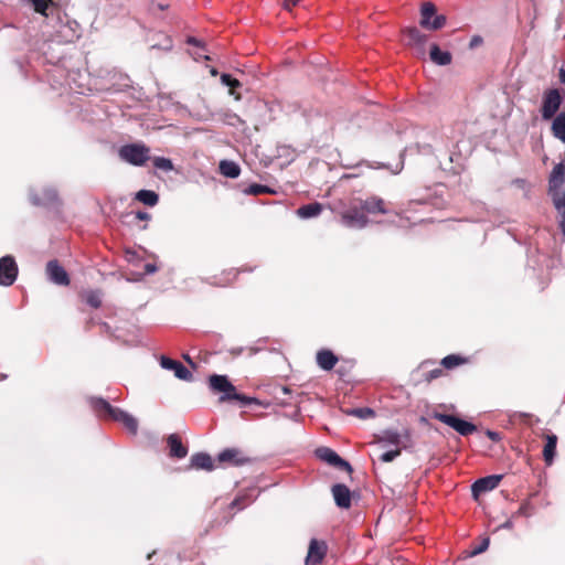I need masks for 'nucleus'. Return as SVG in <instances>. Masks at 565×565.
<instances>
[{
	"instance_id": "obj_36",
	"label": "nucleus",
	"mask_w": 565,
	"mask_h": 565,
	"mask_svg": "<svg viewBox=\"0 0 565 565\" xmlns=\"http://www.w3.org/2000/svg\"><path fill=\"white\" fill-rule=\"evenodd\" d=\"M131 434H136L138 430V422L130 414H126L125 417L120 422Z\"/></svg>"
},
{
	"instance_id": "obj_42",
	"label": "nucleus",
	"mask_w": 565,
	"mask_h": 565,
	"mask_svg": "<svg viewBox=\"0 0 565 565\" xmlns=\"http://www.w3.org/2000/svg\"><path fill=\"white\" fill-rule=\"evenodd\" d=\"M241 86H242L241 82L238 79H236V78H233L232 83L228 85V88H230L228 93H230V95L234 96V98L236 100L241 99V95L236 94L235 89L241 87Z\"/></svg>"
},
{
	"instance_id": "obj_6",
	"label": "nucleus",
	"mask_w": 565,
	"mask_h": 565,
	"mask_svg": "<svg viewBox=\"0 0 565 565\" xmlns=\"http://www.w3.org/2000/svg\"><path fill=\"white\" fill-rule=\"evenodd\" d=\"M90 405L98 416L104 418H110L115 422H121L127 414L125 411L111 406L106 399L100 397L90 398Z\"/></svg>"
},
{
	"instance_id": "obj_49",
	"label": "nucleus",
	"mask_w": 565,
	"mask_h": 565,
	"mask_svg": "<svg viewBox=\"0 0 565 565\" xmlns=\"http://www.w3.org/2000/svg\"><path fill=\"white\" fill-rule=\"evenodd\" d=\"M136 217L141 221H147L150 218V215L147 212H137Z\"/></svg>"
},
{
	"instance_id": "obj_1",
	"label": "nucleus",
	"mask_w": 565,
	"mask_h": 565,
	"mask_svg": "<svg viewBox=\"0 0 565 565\" xmlns=\"http://www.w3.org/2000/svg\"><path fill=\"white\" fill-rule=\"evenodd\" d=\"M210 388L215 393H222L220 402L237 401L247 406L257 402L255 397H249L236 392L235 386L230 382L226 375L214 374L209 379Z\"/></svg>"
},
{
	"instance_id": "obj_20",
	"label": "nucleus",
	"mask_w": 565,
	"mask_h": 565,
	"mask_svg": "<svg viewBox=\"0 0 565 565\" xmlns=\"http://www.w3.org/2000/svg\"><path fill=\"white\" fill-rule=\"evenodd\" d=\"M361 209L370 214H386L387 210L385 209V203L381 198L370 196L365 200L361 201Z\"/></svg>"
},
{
	"instance_id": "obj_34",
	"label": "nucleus",
	"mask_w": 565,
	"mask_h": 565,
	"mask_svg": "<svg viewBox=\"0 0 565 565\" xmlns=\"http://www.w3.org/2000/svg\"><path fill=\"white\" fill-rule=\"evenodd\" d=\"M463 362H465V359H462L461 356L456 355V354H450V355L445 356L441 360V365L446 369H452L455 366L460 365Z\"/></svg>"
},
{
	"instance_id": "obj_31",
	"label": "nucleus",
	"mask_w": 565,
	"mask_h": 565,
	"mask_svg": "<svg viewBox=\"0 0 565 565\" xmlns=\"http://www.w3.org/2000/svg\"><path fill=\"white\" fill-rule=\"evenodd\" d=\"M136 199L148 206H154L159 201V195L151 190H140Z\"/></svg>"
},
{
	"instance_id": "obj_3",
	"label": "nucleus",
	"mask_w": 565,
	"mask_h": 565,
	"mask_svg": "<svg viewBox=\"0 0 565 565\" xmlns=\"http://www.w3.org/2000/svg\"><path fill=\"white\" fill-rule=\"evenodd\" d=\"M118 153L121 160L136 167L143 166L150 158V149L141 142L125 145Z\"/></svg>"
},
{
	"instance_id": "obj_10",
	"label": "nucleus",
	"mask_w": 565,
	"mask_h": 565,
	"mask_svg": "<svg viewBox=\"0 0 565 565\" xmlns=\"http://www.w3.org/2000/svg\"><path fill=\"white\" fill-rule=\"evenodd\" d=\"M316 455L322 461L339 468L341 470H345L348 472L352 471L351 465L342 459L334 450L328 447H320L316 450Z\"/></svg>"
},
{
	"instance_id": "obj_41",
	"label": "nucleus",
	"mask_w": 565,
	"mask_h": 565,
	"mask_svg": "<svg viewBox=\"0 0 565 565\" xmlns=\"http://www.w3.org/2000/svg\"><path fill=\"white\" fill-rule=\"evenodd\" d=\"M532 513V508H531V504L529 502H524L520 505V508L518 509V511L515 512V516H530Z\"/></svg>"
},
{
	"instance_id": "obj_51",
	"label": "nucleus",
	"mask_w": 565,
	"mask_h": 565,
	"mask_svg": "<svg viewBox=\"0 0 565 565\" xmlns=\"http://www.w3.org/2000/svg\"><path fill=\"white\" fill-rule=\"evenodd\" d=\"M562 214V220L559 222V226H561V230L565 236V212L561 213Z\"/></svg>"
},
{
	"instance_id": "obj_27",
	"label": "nucleus",
	"mask_w": 565,
	"mask_h": 565,
	"mask_svg": "<svg viewBox=\"0 0 565 565\" xmlns=\"http://www.w3.org/2000/svg\"><path fill=\"white\" fill-rule=\"evenodd\" d=\"M257 490L250 489L248 492L244 494H238L231 503V507L236 508L237 510H242L248 504H250L257 498Z\"/></svg>"
},
{
	"instance_id": "obj_35",
	"label": "nucleus",
	"mask_w": 565,
	"mask_h": 565,
	"mask_svg": "<svg viewBox=\"0 0 565 565\" xmlns=\"http://www.w3.org/2000/svg\"><path fill=\"white\" fill-rule=\"evenodd\" d=\"M153 166H154V168L167 171V172L173 170L172 161L164 157H156L153 159Z\"/></svg>"
},
{
	"instance_id": "obj_21",
	"label": "nucleus",
	"mask_w": 565,
	"mask_h": 565,
	"mask_svg": "<svg viewBox=\"0 0 565 565\" xmlns=\"http://www.w3.org/2000/svg\"><path fill=\"white\" fill-rule=\"evenodd\" d=\"M317 363L322 370L330 371L338 363V356L330 350H320L317 353Z\"/></svg>"
},
{
	"instance_id": "obj_7",
	"label": "nucleus",
	"mask_w": 565,
	"mask_h": 565,
	"mask_svg": "<svg viewBox=\"0 0 565 565\" xmlns=\"http://www.w3.org/2000/svg\"><path fill=\"white\" fill-rule=\"evenodd\" d=\"M435 418L438 419L439 422L448 425L449 427L455 429L461 436L471 435L472 433H475L477 430V427L473 424H471L467 420H463L461 418H458L454 415L437 413V414H435Z\"/></svg>"
},
{
	"instance_id": "obj_24",
	"label": "nucleus",
	"mask_w": 565,
	"mask_h": 565,
	"mask_svg": "<svg viewBox=\"0 0 565 565\" xmlns=\"http://www.w3.org/2000/svg\"><path fill=\"white\" fill-rule=\"evenodd\" d=\"M191 467L195 469L212 470L213 460L212 457L205 452H196L191 457Z\"/></svg>"
},
{
	"instance_id": "obj_48",
	"label": "nucleus",
	"mask_w": 565,
	"mask_h": 565,
	"mask_svg": "<svg viewBox=\"0 0 565 565\" xmlns=\"http://www.w3.org/2000/svg\"><path fill=\"white\" fill-rule=\"evenodd\" d=\"M298 3V0H285L284 1V9L290 11L292 7H295Z\"/></svg>"
},
{
	"instance_id": "obj_38",
	"label": "nucleus",
	"mask_w": 565,
	"mask_h": 565,
	"mask_svg": "<svg viewBox=\"0 0 565 565\" xmlns=\"http://www.w3.org/2000/svg\"><path fill=\"white\" fill-rule=\"evenodd\" d=\"M86 302L93 308L100 307V305H102L100 294L98 291L88 292L86 296Z\"/></svg>"
},
{
	"instance_id": "obj_25",
	"label": "nucleus",
	"mask_w": 565,
	"mask_h": 565,
	"mask_svg": "<svg viewBox=\"0 0 565 565\" xmlns=\"http://www.w3.org/2000/svg\"><path fill=\"white\" fill-rule=\"evenodd\" d=\"M222 175L235 179L241 174L239 166L232 160H222L218 166Z\"/></svg>"
},
{
	"instance_id": "obj_23",
	"label": "nucleus",
	"mask_w": 565,
	"mask_h": 565,
	"mask_svg": "<svg viewBox=\"0 0 565 565\" xmlns=\"http://www.w3.org/2000/svg\"><path fill=\"white\" fill-rule=\"evenodd\" d=\"M430 60L440 66L451 63V54L448 51H441L437 44H431L429 52Z\"/></svg>"
},
{
	"instance_id": "obj_4",
	"label": "nucleus",
	"mask_w": 565,
	"mask_h": 565,
	"mask_svg": "<svg viewBox=\"0 0 565 565\" xmlns=\"http://www.w3.org/2000/svg\"><path fill=\"white\" fill-rule=\"evenodd\" d=\"M447 18L444 14H436V7L433 2H424L420 8L419 24L426 30L437 31L445 26Z\"/></svg>"
},
{
	"instance_id": "obj_30",
	"label": "nucleus",
	"mask_w": 565,
	"mask_h": 565,
	"mask_svg": "<svg viewBox=\"0 0 565 565\" xmlns=\"http://www.w3.org/2000/svg\"><path fill=\"white\" fill-rule=\"evenodd\" d=\"M552 132L554 137L565 142V111L559 113L553 120Z\"/></svg>"
},
{
	"instance_id": "obj_29",
	"label": "nucleus",
	"mask_w": 565,
	"mask_h": 565,
	"mask_svg": "<svg viewBox=\"0 0 565 565\" xmlns=\"http://www.w3.org/2000/svg\"><path fill=\"white\" fill-rule=\"evenodd\" d=\"M321 211H322V205L318 202H315V203H309V204L300 206L297 210V214L301 218H310V217L318 216L321 213Z\"/></svg>"
},
{
	"instance_id": "obj_18",
	"label": "nucleus",
	"mask_w": 565,
	"mask_h": 565,
	"mask_svg": "<svg viewBox=\"0 0 565 565\" xmlns=\"http://www.w3.org/2000/svg\"><path fill=\"white\" fill-rule=\"evenodd\" d=\"M404 438L408 439L409 434L408 431H405ZM377 441L382 444L383 446H396L403 444V436L394 429H386L381 433V435L377 436Z\"/></svg>"
},
{
	"instance_id": "obj_57",
	"label": "nucleus",
	"mask_w": 565,
	"mask_h": 565,
	"mask_svg": "<svg viewBox=\"0 0 565 565\" xmlns=\"http://www.w3.org/2000/svg\"><path fill=\"white\" fill-rule=\"evenodd\" d=\"M210 73H211L212 76H216L217 75V71L214 67H212L210 70Z\"/></svg>"
},
{
	"instance_id": "obj_46",
	"label": "nucleus",
	"mask_w": 565,
	"mask_h": 565,
	"mask_svg": "<svg viewBox=\"0 0 565 565\" xmlns=\"http://www.w3.org/2000/svg\"><path fill=\"white\" fill-rule=\"evenodd\" d=\"M158 270V267L154 264L148 263L145 265V273L147 275L154 274Z\"/></svg>"
},
{
	"instance_id": "obj_52",
	"label": "nucleus",
	"mask_w": 565,
	"mask_h": 565,
	"mask_svg": "<svg viewBox=\"0 0 565 565\" xmlns=\"http://www.w3.org/2000/svg\"><path fill=\"white\" fill-rule=\"evenodd\" d=\"M502 529H512L513 527V522L511 519L507 520L502 525H501Z\"/></svg>"
},
{
	"instance_id": "obj_8",
	"label": "nucleus",
	"mask_w": 565,
	"mask_h": 565,
	"mask_svg": "<svg viewBox=\"0 0 565 565\" xmlns=\"http://www.w3.org/2000/svg\"><path fill=\"white\" fill-rule=\"evenodd\" d=\"M18 276V266L10 255L0 258V285L11 286Z\"/></svg>"
},
{
	"instance_id": "obj_50",
	"label": "nucleus",
	"mask_w": 565,
	"mask_h": 565,
	"mask_svg": "<svg viewBox=\"0 0 565 565\" xmlns=\"http://www.w3.org/2000/svg\"><path fill=\"white\" fill-rule=\"evenodd\" d=\"M487 436H488L491 440H493V441H497V440H499V439H500L499 434H498V433H495V431H492V430H488V431H487Z\"/></svg>"
},
{
	"instance_id": "obj_43",
	"label": "nucleus",
	"mask_w": 565,
	"mask_h": 565,
	"mask_svg": "<svg viewBox=\"0 0 565 565\" xmlns=\"http://www.w3.org/2000/svg\"><path fill=\"white\" fill-rule=\"evenodd\" d=\"M489 539H484L478 546H476L472 551H471V555H478V554H481L483 553L484 551H487V548L489 547Z\"/></svg>"
},
{
	"instance_id": "obj_2",
	"label": "nucleus",
	"mask_w": 565,
	"mask_h": 565,
	"mask_svg": "<svg viewBox=\"0 0 565 565\" xmlns=\"http://www.w3.org/2000/svg\"><path fill=\"white\" fill-rule=\"evenodd\" d=\"M58 42L72 43L81 36V25L67 14L58 15L54 25Z\"/></svg>"
},
{
	"instance_id": "obj_47",
	"label": "nucleus",
	"mask_w": 565,
	"mask_h": 565,
	"mask_svg": "<svg viewBox=\"0 0 565 565\" xmlns=\"http://www.w3.org/2000/svg\"><path fill=\"white\" fill-rule=\"evenodd\" d=\"M233 81V77L230 75V74H222L221 75V83L224 85V86H227L232 83Z\"/></svg>"
},
{
	"instance_id": "obj_17",
	"label": "nucleus",
	"mask_w": 565,
	"mask_h": 565,
	"mask_svg": "<svg viewBox=\"0 0 565 565\" xmlns=\"http://www.w3.org/2000/svg\"><path fill=\"white\" fill-rule=\"evenodd\" d=\"M169 456L171 458L183 459L188 455V447L182 444L179 435L171 434L167 438Z\"/></svg>"
},
{
	"instance_id": "obj_22",
	"label": "nucleus",
	"mask_w": 565,
	"mask_h": 565,
	"mask_svg": "<svg viewBox=\"0 0 565 565\" xmlns=\"http://www.w3.org/2000/svg\"><path fill=\"white\" fill-rule=\"evenodd\" d=\"M30 200L33 205H52L57 200V193L53 189H45L43 191V196H39L38 194L31 193Z\"/></svg>"
},
{
	"instance_id": "obj_28",
	"label": "nucleus",
	"mask_w": 565,
	"mask_h": 565,
	"mask_svg": "<svg viewBox=\"0 0 565 565\" xmlns=\"http://www.w3.org/2000/svg\"><path fill=\"white\" fill-rule=\"evenodd\" d=\"M557 437L556 435H547L546 444L543 449V457L546 465H552L556 452Z\"/></svg>"
},
{
	"instance_id": "obj_11",
	"label": "nucleus",
	"mask_w": 565,
	"mask_h": 565,
	"mask_svg": "<svg viewBox=\"0 0 565 565\" xmlns=\"http://www.w3.org/2000/svg\"><path fill=\"white\" fill-rule=\"evenodd\" d=\"M342 223L348 227L363 228L367 225L369 218L360 207H351L341 215Z\"/></svg>"
},
{
	"instance_id": "obj_53",
	"label": "nucleus",
	"mask_w": 565,
	"mask_h": 565,
	"mask_svg": "<svg viewBox=\"0 0 565 565\" xmlns=\"http://www.w3.org/2000/svg\"><path fill=\"white\" fill-rule=\"evenodd\" d=\"M481 42V38L479 36H475L472 38L471 42H470V46L473 47L476 46L477 44H479Z\"/></svg>"
},
{
	"instance_id": "obj_54",
	"label": "nucleus",
	"mask_w": 565,
	"mask_h": 565,
	"mask_svg": "<svg viewBox=\"0 0 565 565\" xmlns=\"http://www.w3.org/2000/svg\"><path fill=\"white\" fill-rule=\"evenodd\" d=\"M194 58H195V60H199V58L209 60L210 57H209V55L203 54V53H195V54H194Z\"/></svg>"
},
{
	"instance_id": "obj_40",
	"label": "nucleus",
	"mask_w": 565,
	"mask_h": 565,
	"mask_svg": "<svg viewBox=\"0 0 565 565\" xmlns=\"http://www.w3.org/2000/svg\"><path fill=\"white\" fill-rule=\"evenodd\" d=\"M399 455H401V449H399V448H396V449H394V450H388V451L383 452V454L380 456V459H381L383 462H391V461H393L395 458H397Z\"/></svg>"
},
{
	"instance_id": "obj_19",
	"label": "nucleus",
	"mask_w": 565,
	"mask_h": 565,
	"mask_svg": "<svg viewBox=\"0 0 565 565\" xmlns=\"http://www.w3.org/2000/svg\"><path fill=\"white\" fill-rule=\"evenodd\" d=\"M565 183V161L557 163L550 175L548 179V191H554L561 189V186Z\"/></svg>"
},
{
	"instance_id": "obj_37",
	"label": "nucleus",
	"mask_w": 565,
	"mask_h": 565,
	"mask_svg": "<svg viewBox=\"0 0 565 565\" xmlns=\"http://www.w3.org/2000/svg\"><path fill=\"white\" fill-rule=\"evenodd\" d=\"M34 10L41 14L46 15L45 11L49 8V6L52 3L53 0H29Z\"/></svg>"
},
{
	"instance_id": "obj_55",
	"label": "nucleus",
	"mask_w": 565,
	"mask_h": 565,
	"mask_svg": "<svg viewBox=\"0 0 565 565\" xmlns=\"http://www.w3.org/2000/svg\"><path fill=\"white\" fill-rule=\"evenodd\" d=\"M440 373H441V370H434L430 372V377L435 379V377L439 376Z\"/></svg>"
},
{
	"instance_id": "obj_26",
	"label": "nucleus",
	"mask_w": 565,
	"mask_h": 565,
	"mask_svg": "<svg viewBox=\"0 0 565 565\" xmlns=\"http://www.w3.org/2000/svg\"><path fill=\"white\" fill-rule=\"evenodd\" d=\"M239 451L235 448H226L217 455L218 462H230L234 466L243 465L244 460L238 458Z\"/></svg>"
},
{
	"instance_id": "obj_13",
	"label": "nucleus",
	"mask_w": 565,
	"mask_h": 565,
	"mask_svg": "<svg viewBox=\"0 0 565 565\" xmlns=\"http://www.w3.org/2000/svg\"><path fill=\"white\" fill-rule=\"evenodd\" d=\"M327 553V545L324 542H320L312 539L309 544L308 554L306 557L307 565H318L322 562Z\"/></svg>"
},
{
	"instance_id": "obj_33",
	"label": "nucleus",
	"mask_w": 565,
	"mask_h": 565,
	"mask_svg": "<svg viewBox=\"0 0 565 565\" xmlns=\"http://www.w3.org/2000/svg\"><path fill=\"white\" fill-rule=\"evenodd\" d=\"M348 415L355 416L361 419H367L375 415L374 411L370 407L351 408L347 411Z\"/></svg>"
},
{
	"instance_id": "obj_39",
	"label": "nucleus",
	"mask_w": 565,
	"mask_h": 565,
	"mask_svg": "<svg viewBox=\"0 0 565 565\" xmlns=\"http://www.w3.org/2000/svg\"><path fill=\"white\" fill-rule=\"evenodd\" d=\"M265 192H268V188L265 186V185H262V184H256V183L249 185L245 190L246 194H252V195H258V194H262V193H265Z\"/></svg>"
},
{
	"instance_id": "obj_16",
	"label": "nucleus",
	"mask_w": 565,
	"mask_h": 565,
	"mask_svg": "<svg viewBox=\"0 0 565 565\" xmlns=\"http://www.w3.org/2000/svg\"><path fill=\"white\" fill-rule=\"evenodd\" d=\"M331 492L335 504L341 509H349L351 507V491L343 483H335L331 488Z\"/></svg>"
},
{
	"instance_id": "obj_44",
	"label": "nucleus",
	"mask_w": 565,
	"mask_h": 565,
	"mask_svg": "<svg viewBox=\"0 0 565 565\" xmlns=\"http://www.w3.org/2000/svg\"><path fill=\"white\" fill-rule=\"evenodd\" d=\"M531 415L527 414V413H521V412H514L513 414L510 415V418L512 420H515V419H520V420H526L527 418H530Z\"/></svg>"
},
{
	"instance_id": "obj_9",
	"label": "nucleus",
	"mask_w": 565,
	"mask_h": 565,
	"mask_svg": "<svg viewBox=\"0 0 565 565\" xmlns=\"http://www.w3.org/2000/svg\"><path fill=\"white\" fill-rule=\"evenodd\" d=\"M404 38L406 40L407 45L414 47L416 50V54L418 56L424 57L426 54L425 44L427 42V35L422 33L417 28H407L404 31Z\"/></svg>"
},
{
	"instance_id": "obj_14",
	"label": "nucleus",
	"mask_w": 565,
	"mask_h": 565,
	"mask_svg": "<svg viewBox=\"0 0 565 565\" xmlns=\"http://www.w3.org/2000/svg\"><path fill=\"white\" fill-rule=\"evenodd\" d=\"M160 365L164 370L173 371L174 375L179 380L190 381L192 379V373L179 361L172 360L167 356H161Z\"/></svg>"
},
{
	"instance_id": "obj_58",
	"label": "nucleus",
	"mask_w": 565,
	"mask_h": 565,
	"mask_svg": "<svg viewBox=\"0 0 565 565\" xmlns=\"http://www.w3.org/2000/svg\"><path fill=\"white\" fill-rule=\"evenodd\" d=\"M152 554H154V552L148 554V558H151Z\"/></svg>"
},
{
	"instance_id": "obj_56",
	"label": "nucleus",
	"mask_w": 565,
	"mask_h": 565,
	"mask_svg": "<svg viewBox=\"0 0 565 565\" xmlns=\"http://www.w3.org/2000/svg\"><path fill=\"white\" fill-rule=\"evenodd\" d=\"M561 81L563 83H565V71L564 70L561 71Z\"/></svg>"
},
{
	"instance_id": "obj_15",
	"label": "nucleus",
	"mask_w": 565,
	"mask_h": 565,
	"mask_svg": "<svg viewBox=\"0 0 565 565\" xmlns=\"http://www.w3.org/2000/svg\"><path fill=\"white\" fill-rule=\"evenodd\" d=\"M501 479L502 476L500 475H491L478 479L471 487L473 497H478L481 493L495 489L499 486Z\"/></svg>"
},
{
	"instance_id": "obj_12",
	"label": "nucleus",
	"mask_w": 565,
	"mask_h": 565,
	"mask_svg": "<svg viewBox=\"0 0 565 565\" xmlns=\"http://www.w3.org/2000/svg\"><path fill=\"white\" fill-rule=\"evenodd\" d=\"M46 274L49 279L60 286H67L70 278L66 270L58 264L57 260H50L46 265Z\"/></svg>"
},
{
	"instance_id": "obj_32",
	"label": "nucleus",
	"mask_w": 565,
	"mask_h": 565,
	"mask_svg": "<svg viewBox=\"0 0 565 565\" xmlns=\"http://www.w3.org/2000/svg\"><path fill=\"white\" fill-rule=\"evenodd\" d=\"M548 194L551 195V198L553 200V204H554L555 209L559 213L565 212V190L561 191V189H557L554 191H548Z\"/></svg>"
},
{
	"instance_id": "obj_45",
	"label": "nucleus",
	"mask_w": 565,
	"mask_h": 565,
	"mask_svg": "<svg viewBox=\"0 0 565 565\" xmlns=\"http://www.w3.org/2000/svg\"><path fill=\"white\" fill-rule=\"evenodd\" d=\"M186 42H188V44L194 45V46L203 50L202 42L193 36H189Z\"/></svg>"
},
{
	"instance_id": "obj_5",
	"label": "nucleus",
	"mask_w": 565,
	"mask_h": 565,
	"mask_svg": "<svg viewBox=\"0 0 565 565\" xmlns=\"http://www.w3.org/2000/svg\"><path fill=\"white\" fill-rule=\"evenodd\" d=\"M563 97L557 88L548 89L543 95L541 108L542 118L544 120L552 119L561 107Z\"/></svg>"
}]
</instances>
